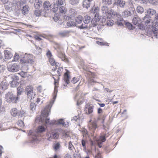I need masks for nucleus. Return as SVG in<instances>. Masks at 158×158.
Listing matches in <instances>:
<instances>
[{
  "label": "nucleus",
  "mask_w": 158,
  "mask_h": 158,
  "mask_svg": "<svg viewBox=\"0 0 158 158\" xmlns=\"http://www.w3.org/2000/svg\"><path fill=\"white\" fill-rule=\"evenodd\" d=\"M56 96L53 97V100H51L48 105L46 106L44 110L42 111L41 115L40 116V121L43 122L44 121L47 123H50L49 118H47V117L52 107L56 98Z\"/></svg>",
  "instance_id": "nucleus-1"
},
{
  "label": "nucleus",
  "mask_w": 158,
  "mask_h": 158,
  "mask_svg": "<svg viewBox=\"0 0 158 158\" xmlns=\"http://www.w3.org/2000/svg\"><path fill=\"white\" fill-rule=\"evenodd\" d=\"M145 24L147 27L150 29L154 34H156L158 32V22H155V23H153V20L149 19L146 20Z\"/></svg>",
  "instance_id": "nucleus-2"
},
{
  "label": "nucleus",
  "mask_w": 158,
  "mask_h": 158,
  "mask_svg": "<svg viewBox=\"0 0 158 158\" xmlns=\"http://www.w3.org/2000/svg\"><path fill=\"white\" fill-rule=\"evenodd\" d=\"M102 11L105 16L107 18H110L112 15L115 16L117 15L119 16V14L114 11L112 9H109L108 6H104L101 8Z\"/></svg>",
  "instance_id": "nucleus-3"
},
{
  "label": "nucleus",
  "mask_w": 158,
  "mask_h": 158,
  "mask_svg": "<svg viewBox=\"0 0 158 158\" xmlns=\"http://www.w3.org/2000/svg\"><path fill=\"white\" fill-rule=\"evenodd\" d=\"M5 99L7 102L16 103L19 99V97L16 96L12 92H9L6 94Z\"/></svg>",
  "instance_id": "nucleus-4"
},
{
  "label": "nucleus",
  "mask_w": 158,
  "mask_h": 158,
  "mask_svg": "<svg viewBox=\"0 0 158 158\" xmlns=\"http://www.w3.org/2000/svg\"><path fill=\"white\" fill-rule=\"evenodd\" d=\"M20 68L19 65L16 63L8 64L7 66V69L8 71L13 73L18 71Z\"/></svg>",
  "instance_id": "nucleus-5"
},
{
  "label": "nucleus",
  "mask_w": 158,
  "mask_h": 158,
  "mask_svg": "<svg viewBox=\"0 0 158 158\" xmlns=\"http://www.w3.org/2000/svg\"><path fill=\"white\" fill-rule=\"evenodd\" d=\"M33 88L31 86H27L25 89L27 97L30 99L34 98L35 95V92L33 91Z\"/></svg>",
  "instance_id": "nucleus-6"
},
{
  "label": "nucleus",
  "mask_w": 158,
  "mask_h": 158,
  "mask_svg": "<svg viewBox=\"0 0 158 158\" xmlns=\"http://www.w3.org/2000/svg\"><path fill=\"white\" fill-rule=\"evenodd\" d=\"M20 60L21 62L24 63H32L34 62L32 55L30 54L26 55Z\"/></svg>",
  "instance_id": "nucleus-7"
},
{
  "label": "nucleus",
  "mask_w": 158,
  "mask_h": 158,
  "mask_svg": "<svg viewBox=\"0 0 158 158\" xmlns=\"http://www.w3.org/2000/svg\"><path fill=\"white\" fill-rule=\"evenodd\" d=\"M84 24H82L81 26L78 27V28L81 29H83L87 27V25L91 21V18L88 15H85L84 18Z\"/></svg>",
  "instance_id": "nucleus-8"
},
{
  "label": "nucleus",
  "mask_w": 158,
  "mask_h": 158,
  "mask_svg": "<svg viewBox=\"0 0 158 158\" xmlns=\"http://www.w3.org/2000/svg\"><path fill=\"white\" fill-rule=\"evenodd\" d=\"M156 11L152 9L149 8L145 12V16L143 18V20L146 18H148L149 16H152L156 13Z\"/></svg>",
  "instance_id": "nucleus-9"
},
{
  "label": "nucleus",
  "mask_w": 158,
  "mask_h": 158,
  "mask_svg": "<svg viewBox=\"0 0 158 158\" xmlns=\"http://www.w3.org/2000/svg\"><path fill=\"white\" fill-rule=\"evenodd\" d=\"M89 128L92 133L95 132V130L98 127L95 121H90L88 124Z\"/></svg>",
  "instance_id": "nucleus-10"
},
{
  "label": "nucleus",
  "mask_w": 158,
  "mask_h": 158,
  "mask_svg": "<svg viewBox=\"0 0 158 158\" xmlns=\"http://www.w3.org/2000/svg\"><path fill=\"white\" fill-rule=\"evenodd\" d=\"M47 135L48 138V140H50L51 139H56L59 137V135L58 133L55 132H52L50 133H47Z\"/></svg>",
  "instance_id": "nucleus-11"
},
{
  "label": "nucleus",
  "mask_w": 158,
  "mask_h": 158,
  "mask_svg": "<svg viewBox=\"0 0 158 158\" xmlns=\"http://www.w3.org/2000/svg\"><path fill=\"white\" fill-rule=\"evenodd\" d=\"M63 70V69L62 68L59 67L58 69V70H57V73L58 74V76H55V77H53V78L54 79V80H55L54 82H55V92H56V83H57V81H56L57 79H56V77L57 78V79H59V76L61 75V73H62Z\"/></svg>",
  "instance_id": "nucleus-12"
},
{
  "label": "nucleus",
  "mask_w": 158,
  "mask_h": 158,
  "mask_svg": "<svg viewBox=\"0 0 158 158\" xmlns=\"http://www.w3.org/2000/svg\"><path fill=\"white\" fill-rule=\"evenodd\" d=\"M94 106H87L84 109L85 113L88 114H90L93 111Z\"/></svg>",
  "instance_id": "nucleus-13"
},
{
  "label": "nucleus",
  "mask_w": 158,
  "mask_h": 158,
  "mask_svg": "<svg viewBox=\"0 0 158 158\" xmlns=\"http://www.w3.org/2000/svg\"><path fill=\"white\" fill-rule=\"evenodd\" d=\"M5 59L6 60H10L13 56V55L11 52L7 50L4 51Z\"/></svg>",
  "instance_id": "nucleus-14"
},
{
  "label": "nucleus",
  "mask_w": 158,
  "mask_h": 158,
  "mask_svg": "<svg viewBox=\"0 0 158 158\" xmlns=\"http://www.w3.org/2000/svg\"><path fill=\"white\" fill-rule=\"evenodd\" d=\"M117 17L118 19H117V21L115 23L116 25L118 26H123V19L121 16V15L119 14V16L115 15Z\"/></svg>",
  "instance_id": "nucleus-15"
},
{
  "label": "nucleus",
  "mask_w": 158,
  "mask_h": 158,
  "mask_svg": "<svg viewBox=\"0 0 158 158\" xmlns=\"http://www.w3.org/2000/svg\"><path fill=\"white\" fill-rule=\"evenodd\" d=\"M132 23L137 26H139L141 24V21L140 19L138 16L133 18L132 19Z\"/></svg>",
  "instance_id": "nucleus-16"
},
{
  "label": "nucleus",
  "mask_w": 158,
  "mask_h": 158,
  "mask_svg": "<svg viewBox=\"0 0 158 158\" xmlns=\"http://www.w3.org/2000/svg\"><path fill=\"white\" fill-rule=\"evenodd\" d=\"M46 129L43 126H40L38 127L36 130L35 133L38 135V134L40 133L44 132Z\"/></svg>",
  "instance_id": "nucleus-17"
},
{
  "label": "nucleus",
  "mask_w": 158,
  "mask_h": 158,
  "mask_svg": "<svg viewBox=\"0 0 158 158\" xmlns=\"http://www.w3.org/2000/svg\"><path fill=\"white\" fill-rule=\"evenodd\" d=\"M34 5L35 9H38L39 8L42 6L41 0H36L35 1Z\"/></svg>",
  "instance_id": "nucleus-18"
},
{
  "label": "nucleus",
  "mask_w": 158,
  "mask_h": 158,
  "mask_svg": "<svg viewBox=\"0 0 158 158\" xmlns=\"http://www.w3.org/2000/svg\"><path fill=\"white\" fill-rule=\"evenodd\" d=\"M11 115L14 117L17 116L19 114V111L15 108H12L10 111Z\"/></svg>",
  "instance_id": "nucleus-19"
},
{
  "label": "nucleus",
  "mask_w": 158,
  "mask_h": 158,
  "mask_svg": "<svg viewBox=\"0 0 158 158\" xmlns=\"http://www.w3.org/2000/svg\"><path fill=\"white\" fill-rule=\"evenodd\" d=\"M8 85V83L5 81L1 82L0 84V87H2V89L4 90L6 89L7 88Z\"/></svg>",
  "instance_id": "nucleus-20"
},
{
  "label": "nucleus",
  "mask_w": 158,
  "mask_h": 158,
  "mask_svg": "<svg viewBox=\"0 0 158 158\" xmlns=\"http://www.w3.org/2000/svg\"><path fill=\"white\" fill-rule=\"evenodd\" d=\"M43 6L44 9L46 10H48L51 8V4L50 2L47 1L44 2Z\"/></svg>",
  "instance_id": "nucleus-21"
},
{
  "label": "nucleus",
  "mask_w": 158,
  "mask_h": 158,
  "mask_svg": "<svg viewBox=\"0 0 158 158\" xmlns=\"http://www.w3.org/2000/svg\"><path fill=\"white\" fill-rule=\"evenodd\" d=\"M58 56L61 59V60L64 61L66 63L68 62V60L65 57L63 53L61 52L59 53L58 54Z\"/></svg>",
  "instance_id": "nucleus-22"
},
{
  "label": "nucleus",
  "mask_w": 158,
  "mask_h": 158,
  "mask_svg": "<svg viewBox=\"0 0 158 158\" xmlns=\"http://www.w3.org/2000/svg\"><path fill=\"white\" fill-rule=\"evenodd\" d=\"M57 124H58L61 125L62 126L64 127H67L69 125V123L67 122V124H66L64 122L63 119H60L58 120L57 122Z\"/></svg>",
  "instance_id": "nucleus-23"
},
{
  "label": "nucleus",
  "mask_w": 158,
  "mask_h": 158,
  "mask_svg": "<svg viewBox=\"0 0 158 158\" xmlns=\"http://www.w3.org/2000/svg\"><path fill=\"white\" fill-rule=\"evenodd\" d=\"M49 61L51 64L53 66L55 65V66H58L59 65V63L56 62L54 59L52 57L49 58Z\"/></svg>",
  "instance_id": "nucleus-24"
},
{
  "label": "nucleus",
  "mask_w": 158,
  "mask_h": 158,
  "mask_svg": "<svg viewBox=\"0 0 158 158\" xmlns=\"http://www.w3.org/2000/svg\"><path fill=\"white\" fill-rule=\"evenodd\" d=\"M90 1L89 0H84L83 2V7L86 8H88L90 6Z\"/></svg>",
  "instance_id": "nucleus-25"
},
{
  "label": "nucleus",
  "mask_w": 158,
  "mask_h": 158,
  "mask_svg": "<svg viewBox=\"0 0 158 158\" xmlns=\"http://www.w3.org/2000/svg\"><path fill=\"white\" fill-rule=\"evenodd\" d=\"M67 25L69 27L76 26V23L72 19L68 21L67 23Z\"/></svg>",
  "instance_id": "nucleus-26"
},
{
  "label": "nucleus",
  "mask_w": 158,
  "mask_h": 158,
  "mask_svg": "<svg viewBox=\"0 0 158 158\" xmlns=\"http://www.w3.org/2000/svg\"><path fill=\"white\" fill-rule=\"evenodd\" d=\"M32 133L33 132L31 130H30L29 131L28 135H31L32 134V138L33 140L35 141L37 139L38 135L35 133V132H34L33 134H32Z\"/></svg>",
  "instance_id": "nucleus-27"
},
{
  "label": "nucleus",
  "mask_w": 158,
  "mask_h": 158,
  "mask_svg": "<svg viewBox=\"0 0 158 158\" xmlns=\"http://www.w3.org/2000/svg\"><path fill=\"white\" fill-rule=\"evenodd\" d=\"M61 147L60 143L59 142L55 143L54 144L53 148L55 151L59 150Z\"/></svg>",
  "instance_id": "nucleus-28"
},
{
  "label": "nucleus",
  "mask_w": 158,
  "mask_h": 158,
  "mask_svg": "<svg viewBox=\"0 0 158 158\" xmlns=\"http://www.w3.org/2000/svg\"><path fill=\"white\" fill-rule=\"evenodd\" d=\"M136 10L138 13L141 14L143 13L144 11V10L142 6H137Z\"/></svg>",
  "instance_id": "nucleus-29"
},
{
  "label": "nucleus",
  "mask_w": 158,
  "mask_h": 158,
  "mask_svg": "<svg viewBox=\"0 0 158 158\" xmlns=\"http://www.w3.org/2000/svg\"><path fill=\"white\" fill-rule=\"evenodd\" d=\"M70 79L68 73H65L64 74V80L67 84L69 83Z\"/></svg>",
  "instance_id": "nucleus-30"
},
{
  "label": "nucleus",
  "mask_w": 158,
  "mask_h": 158,
  "mask_svg": "<svg viewBox=\"0 0 158 158\" xmlns=\"http://www.w3.org/2000/svg\"><path fill=\"white\" fill-rule=\"evenodd\" d=\"M117 5H119L120 7H124L125 5V1L122 0H118L117 2Z\"/></svg>",
  "instance_id": "nucleus-31"
},
{
  "label": "nucleus",
  "mask_w": 158,
  "mask_h": 158,
  "mask_svg": "<svg viewBox=\"0 0 158 158\" xmlns=\"http://www.w3.org/2000/svg\"><path fill=\"white\" fill-rule=\"evenodd\" d=\"M112 0H102V3L104 5H110L112 3Z\"/></svg>",
  "instance_id": "nucleus-32"
},
{
  "label": "nucleus",
  "mask_w": 158,
  "mask_h": 158,
  "mask_svg": "<svg viewBox=\"0 0 158 158\" xmlns=\"http://www.w3.org/2000/svg\"><path fill=\"white\" fill-rule=\"evenodd\" d=\"M69 32L68 31H64L59 33V35L61 37H64L68 36Z\"/></svg>",
  "instance_id": "nucleus-33"
},
{
  "label": "nucleus",
  "mask_w": 158,
  "mask_h": 158,
  "mask_svg": "<svg viewBox=\"0 0 158 158\" xmlns=\"http://www.w3.org/2000/svg\"><path fill=\"white\" fill-rule=\"evenodd\" d=\"M65 2V0H56L54 3L58 5V6L63 5Z\"/></svg>",
  "instance_id": "nucleus-34"
},
{
  "label": "nucleus",
  "mask_w": 158,
  "mask_h": 158,
  "mask_svg": "<svg viewBox=\"0 0 158 158\" xmlns=\"http://www.w3.org/2000/svg\"><path fill=\"white\" fill-rule=\"evenodd\" d=\"M100 41H97L96 43L97 44H98V45H105L106 46H108V45L107 43H105L103 42V40L102 38H98Z\"/></svg>",
  "instance_id": "nucleus-35"
},
{
  "label": "nucleus",
  "mask_w": 158,
  "mask_h": 158,
  "mask_svg": "<svg viewBox=\"0 0 158 158\" xmlns=\"http://www.w3.org/2000/svg\"><path fill=\"white\" fill-rule=\"evenodd\" d=\"M80 0H69L70 3L72 5L75 6L78 4Z\"/></svg>",
  "instance_id": "nucleus-36"
},
{
  "label": "nucleus",
  "mask_w": 158,
  "mask_h": 158,
  "mask_svg": "<svg viewBox=\"0 0 158 158\" xmlns=\"http://www.w3.org/2000/svg\"><path fill=\"white\" fill-rule=\"evenodd\" d=\"M29 10V8L28 6H25L23 7L22 9V12L23 14H27Z\"/></svg>",
  "instance_id": "nucleus-37"
},
{
  "label": "nucleus",
  "mask_w": 158,
  "mask_h": 158,
  "mask_svg": "<svg viewBox=\"0 0 158 158\" xmlns=\"http://www.w3.org/2000/svg\"><path fill=\"white\" fill-rule=\"evenodd\" d=\"M60 12L63 14H65L67 11V9L64 6H61L59 8Z\"/></svg>",
  "instance_id": "nucleus-38"
},
{
  "label": "nucleus",
  "mask_w": 158,
  "mask_h": 158,
  "mask_svg": "<svg viewBox=\"0 0 158 158\" xmlns=\"http://www.w3.org/2000/svg\"><path fill=\"white\" fill-rule=\"evenodd\" d=\"M82 17L80 15L77 16L75 19L76 21L78 24H80L82 22Z\"/></svg>",
  "instance_id": "nucleus-39"
},
{
  "label": "nucleus",
  "mask_w": 158,
  "mask_h": 158,
  "mask_svg": "<svg viewBox=\"0 0 158 158\" xmlns=\"http://www.w3.org/2000/svg\"><path fill=\"white\" fill-rule=\"evenodd\" d=\"M123 15L125 17H127L131 15V13L128 10H125L122 13Z\"/></svg>",
  "instance_id": "nucleus-40"
},
{
  "label": "nucleus",
  "mask_w": 158,
  "mask_h": 158,
  "mask_svg": "<svg viewBox=\"0 0 158 158\" xmlns=\"http://www.w3.org/2000/svg\"><path fill=\"white\" fill-rule=\"evenodd\" d=\"M17 93L16 96L19 97V96L21 94L23 91V89L21 87H19L17 88Z\"/></svg>",
  "instance_id": "nucleus-41"
},
{
  "label": "nucleus",
  "mask_w": 158,
  "mask_h": 158,
  "mask_svg": "<svg viewBox=\"0 0 158 158\" xmlns=\"http://www.w3.org/2000/svg\"><path fill=\"white\" fill-rule=\"evenodd\" d=\"M98 24V22L95 20V19H93L91 21L90 26L91 27H94L96 26Z\"/></svg>",
  "instance_id": "nucleus-42"
},
{
  "label": "nucleus",
  "mask_w": 158,
  "mask_h": 158,
  "mask_svg": "<svg viewBox=\"0 0 158 158\" xmlns=\"http://www.w3.org/2000/svg\"><path fill=\"white\" fill-rule=\"evenodd\" d=\"M106 24L108 26H111L114 24L113 21L111 20H108L106 22Z\"/></svg>",
  "instance_id": "nucleus-43"
},
{
  "label": "nucleus",
  "mask_w": 158,
  "mask_h": 158,
  "mask_svg": "<svg viewBox=\"0 0 158 158\" xmlns=\"http://www.w3.org/2000/svg\"><path fill=\"white\" fill-rule=\"evenodd\" d=\"M54 7L52 9V10L54 12H56L58 10V7L59 6L58 5L54 3Z\"/></svg>",
  "instance_id": "nucleus-44"
},
{
  "label": "nucleus",
  "mask_w": 158,
  "mask_h": 158,
  "mask_svg": "<svg viewBox=\"0 0 158 158\" xmlns=\"http://www.w3.org/2000/svg\"><path fill=\"white\" fill-rule=\"evenodd\" d=\"M30 107L31 110L33 111L36 108V105L34 103H31L30 105Z\"/></svg>",
  "instance_id": "nucleus-45"
},
{
  "label": "nucleus",
  "mask_w": 158,
  "mask_h": 158,
  "mask_svg": "<svg viewBox=\"0 0 158 158\" xmlns=\"http://www.w3.org/2000/svg\"><path fill=\"white\" fill-rule=\"evenodd\" d=\"M73 158H80V154L77 152L75 151L73 155Z\"/></svg>",
  "instance_id": "nucleus-46"
},
{
  "label": "nucleus",
  "mask_w": 158,
  "mask_h": 158,
  "mask_svg": "<svg viewBox=\"0 0 158 158\" xmlns=\"http://www.w3.org/2000/svg\"><path fill=\"white\" fill-rule=\"evenodd\" d=\"M68 148L70 150H73V149H74L71 141H70L69 143Z\"/></svg>",
  "instance_id": "nucleus-47"
},
{
  "label": "nucleus",
  "mask_w": 158,
  "mask_h": 158,
  "mask_svg": "<svg viewBox=\"0 0 158 158\" xmlns=\"http://www.w3.org/2000/svg\"><path fill=\"white\" fill-rule=\"evenodd\" d=\"M106 140V138L105 136H101L100 137L98 141H99L100 142L102 143L104 142Z\"/></svg>",
  "instance_id": "nucleus-48"
},
{
  "label": "nucleus",
  "mask_w": 158,
  "mask_h": 158,
  "mask_svg": "<svg viewBox=\"0 0 158 158\" xmlns=\"http://www.w3.org/2000/svg\"><path fill=\"white\" fill-rule=\"evenodd\" d=\"M91 12L93 13L94 15L95 14H98V10L96 8V7H94L92 9V10Z\"/></svg>",
  "instance_id": "nucleus-49"
},
{
  "label": "nucleus",
  "mask_w": 158,
  "mask_h": 158,
  "mask_svg": "<svg viewBox=\"0 0 158 158\" xmlns=\"http://www.w3.org/2000/svg\"><path fill=\"white\" fill-rule=\"evenodd\" d=\"M19 55L17 53H15L13 59V61H16L19 59Z\"/></svg>",
  "instance_id": "nucleus-50"
},
{
  "label": "nucleus",
  "mask_w": 158,
  "mask_h": 158,
  "mask_svg": "<svg viewBox=\"0 0 158 158\" xmlns=\"http://www.w3.org/2000/svg\"><path fill=\"white\" fill-rule=\"evenodd\" d=\"M18 83L15 81H11L10 84L11 87H15Z\"/></svg>",
  "instance_id": "nucleus-51"
},
{
  "label": "nucleus",
  "mask_w": 158,
  "mask_h": 158,
  "mask_svg": "<svg viewBox=\"0 0 158 158\" xmlns=\"http://www.w3.org/2000/svg\"><path fill=\"white\" fill-rule=\"evenodd\" d=\"M79 78L76 77H74L71 81V82L73 84H75L79 81Z\"/></svg>",
  "instance_id": "nucleus-52"
},
{
  "label": "nucleus",
  "mask_w": 158,
  "mask_h": 158,
  "mask_svg": "<svg viewBox=\"0 0 158 158\" xmlns=\"http://www.w3.org/2000/svg\"><path fill=\"white\" fill-rule=\"evenodd\" d=\"M18 126L21 127H23L24 126V123L22 120L19 121L17 123Z\"/></svg>",
  "instance_id": "nucleus-53"
},
{
  "label": "nucleus",
  "mask_w": 158,
  "mask_h": 158,
  "mask_svg": "<svg viewBox=\"0 0 158 158\" xmlns=\"http://www.w3.org/2000/svg\"><path fill=\"white\" fill-rule=\"evenodd\" d=\"M69 12L71 15H74L76 13V11H75V10L72 8H71L69 10Z\"/></svg>",
  "instance_id": "nucleus-54"
},
{
  "label": "nucleus",
  "mask_w": 158,
  "mask_h": 158,
  "mask_svg": "<svg viewBox=\"0 0 158 158\" xmlns=\"http://www.w3.org/2000/svg\"><path fill=\"white\" fill-rule=\"evenodd\" d=\"M149 2L152 4H156L158 2V0H148Z\"/></svg>",
  "instance_id": "nucleus-55"
},
{
  "label": "nucleus",
  "mask_w": 158,
  "mask_h": 158,
  "mask_svg": "<svg viewBox=\"0 0 158 158\" xmlns=\"http://www.w3.org/2000/svg\"><path fill=\"white\" fill-rule=\"evenodd\" d=\"M82 145L83 147V150H85L86 149V142L85 140L82 139L81 141Z\"/></svg>",
  "instance_id": "nucleus-56"
},
{
  "label": "nucleus",
  "mask_w": 158,
  "mask_h": 158,
  "mask_svg": "<svg viewBox=\"0 0 158 158\" xmlns=\"http://www.w3.org/2000/svg\"><path fill=\"white\" fill-rule=\"evenodd\" d=\"M126 25L130 29H131L132 28V25L129 22H126L125 23Z\"/></svg>",
  "instance_id": "nucleus-57"
},
{
  "label": "nucleus",
  "mask_w": 158,
  "mask_h": 158,
  "mask_svg": "<svg viewBox=\"0 0 158 158\" xmlns=\"http://www.w3.org/2000/svg\"><path fill=\"white\" fill-rule=\"evenodd\" d=\"M93 19H95V20H96L97 22H98L100 20V18L99 17V16L98 15V14H95L94 15V17Z\"/></svg>",
  "instance_id": "nucleus-58"
},
{
  "label": "nucleus",
  "mask_w": 158,
  "mask_h": 158,
  "mask_svg": "<svg viewBox=\"0 0 158 158\" xmlns=\"http://www.w3.org/2000/svg\"><path fill=\"white\" fill-rule=\"evenodd\" d=\"M34 14L36 16H39L40 15V12L38 10H35L34 12Z\"/></svg>",
  "instance_id": "nucleus-59"
},
{
  "label": "nucleus",
  "mask_w": 158,
  "mask_h": 158,
  "mask_svg": "<svg viewBox=\"0 0 158 158\" xmlns=\"http://www.w3.org/2000/svg\"><path fill=\"white\" fill-rule=\"evenodd\" d=\"M19 115L21 117H23L25 115V113L24 110H22L20 112H19Z\"/></svg>",
  "instance_id": "nucleus-60"
},
{
  "label": "nucleus",
  "mask_w": 158,
  "mask_h": 158,
  "mask_svg": "<svg viewBox=\"0 0 158 158\" xmlns=\"http://www.w3.org/2000/svg\"><path fill=\"white\" fill-rule=\"evenodd\" d=\"M5 70V68L3 65H0V73H2Z\"/></svg>",
  "instance_id": "nucleus-61"
},
{
  "label": "nucleus",
  "mask_w": 158,
  "mask_h": 158,
  "mask_svg": "<svg viewBox=\"0 0 158 158\" xmlns=\"http://www.w3.org/2000/svg\"><path fill=\"white\" fill-rule=\"evenodd\" d=\"M82 135L83 137H86L87 135L88 132L86 130L84 129L83 130Z\"/></svg>",
  "instance_id": "nucleus-62"
},
{
  "label": "nucleus",
  "mask_w": 158,
  "mask_h": 158,
  "mask_svg": "<svg viewBox=\"0 0 158 158\" xmlns=\"http://www.w3.org/2000/svg\"><path fill=\"white\" fill-rule=\"evenodd\" d=\"M27 74V72H23V71L19 73V74H20L21 76L23 77H25V76Z\"/></svg>",
  "instance_id": "nucleus-63"
},
{
  "label": "nucleus",
  "mask_w": 158,
  "mask_h": 158,
  "mask_svg": "<svg viewBox=\"0 0 158 158\" xmlns=\"http://www.w3.org/2000/svg\"><path fill=\"white\" fill-rule=\"evenodd\" d=\"M94 158H102L101 153L99 152L95 156Z\"/></svg>",
  "instance_id": "nucleus-64"
}]
</instances>
